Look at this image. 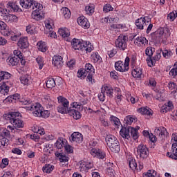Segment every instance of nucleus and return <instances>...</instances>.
Here are the masks:
<instances>
[{
	"instance_id": "nucleus-16",
	"label": "nucleus",
	"mask_w": 177,
	"mask_h": 177,
	"mask_svg": "<svg viewBox=\"0 0 177 177\" xmlns=\"http://www.w3.org/2000/svg\"><path fill=\"white\" fill-rule=\"evenodd\" d=\"M77 23L79 26H81V27L84 29L89 28V26H91L89 21H88V19L85 18V17L84 16H81L77 18Z\"/></svg>"
},
{
	"instance_id": "nucleus-27",
	"label": "nucleus",
	"mask_w": 177,
	"mask_h": 177,
	"mask_svg": "<svg viewBox=\"0 0 177 177\" xmlns=\"http://www.w3.org/2000/svg\"><path fill=\"white\" fill-rule=\"evenodd\" d=\"M172 109H174V104H172V102L169 101L161 107L160 111L162 113H167V111H171Z\"/></svg>"
},
{
	"instance_id": "nucleus-62",
	"label": "nucleus",
	"mask_w": 177,
	"mask_h": 177,
	"mask_svg": "<svg viewBox=\"0 0 177 177\" xmlns=\"http://www.w3.org/2000/svg\"><path fill=\"white\" fill-rule=\"evenodd\" d=\"M114 8L111 7V5L110 4H106V6H104L103 10L105 13H109V12H111L113 10Z\"/></svg>"
},
{
	"instance_id": "nucleus-32",
	"label": "nucleus",
	"mask_w": 177,
	"mask_h": 177,
	"mask_svg": "<svg viewBox=\"0 0 177 177\" xmlns=\"http://www.w3.org/2000/svg\"><path fill=\"white\" fill-rule=\"evenodd\" d=\"M93 50V46H92V44L91 43H87L86 41H84L83 44V48L82 52H86V53H91L92 50Z\"/></svg>"
},
{
	"instance_id": "nucleus-36",
	"label": "nucleus",
	"mask_w": 177,
	"mask_h": 177,
	"mask_svg": "<svg viewBox=\"0 0 177 177\" xmlns=\"http://www.w3.org/2000/svg\"><path fill=\"white\" fill-rule=\"evenodd\" d=\"M57 110L59 113H61V114H68L71 110V106L68 108V106L59 105Z\"/></svg>"
},
{
	"instance_id": "nucleus-13",
	"label": "nucleus",
	"mask_w": 177,
	"mask_h": 177,
	"mask_svg": "<svg viewBox=\"0 0 177 177\" xmlns=\"http://www.w3.org/2000/svg\"><path fill=\"white\" fill-rule=\"evenodd\" d=\"M84 41L80 40L78 39H73L72 41V46L75 50H82L84 48Z\"/></svg>"
},
{
	"instance_id": "nucleus-38",
	"label": "nucleus",
	"mask_w": 177,
	"mask_h": 177,
	"mask_svg": "<svg viewBox=\"0 0 177 177\" xmlns=\"http://www.w3.org/2000/svg\"><path fill=\"white\" fill-rule=\"evenodd\" d=\"M104 93H106L109 97H113V95L114 93V89L110 86H106L104 88Z\"/></svg>"
},
{
	"instance_id": "nucleus-25",
	"label": "nucleus",
	"mask_w": 177,
	"mask_h": 177,
	"mask_svg": "<svg viewBox=\"0 0 177 177\" xmlns=\"http://www.w3.org/2000/svg\"><path fill=\"white\" fill-rule=\"evenodd\" d=\"M66 145H67L66 139L59 138L55 142V146L57 149L60 150L61 149H63V147H66Z\"/></svg>"
},
{
	"instance_id": "nucleus-21",
	"label": "nucleus",
	"mask_w": 177,
	"mask_h": 177,
	"mask_svg": "<svg viewBox=\"0 0 177 177\" xmlns=\"http://www.w3.org/2000/svg\"><path fill=\"white\" fill-rule=\"evenodd\" d=\"M105 140L106 142V145L108 147H109V146H113V145L118 142V140H117V138H115V136L113 135H107L106 136Z\"/></svg>"
},
{
	"instance_id": "nucleus-15",
	"label": "nucleus",
	"mask_w": 177,
	"mask_h": 177,
	"mask_svg": "<svg viewBox=\"0 0 177 177\" xmlns=\"http://www.w3.org/2000/svg\"><path fill=\"white\" fill-rule=\"evenodd\" d=\"M133 39H134V44L135 45H140L141 46H146L147 44L149 43V41L146 37H137L136 35H134L133 37Z\"/></svg>"
},
{
	"instance_id": "nucleus-47",
	"label": "nucleus",
	"mask_w": 177,
	"mask_h": 177,
	"mask_svg": "<svg viewBox=\"0 0 177 177\" xmlns=\"http://www.w3.org/2000/svg\"><path fill=\"white\" fill-rule=\"evenodd\" d=\"M53 168H55V166L52 165H45V167L42 168V171L46 174H50L53 171Z\"/></svg>"
},
{
	"instance_id": "nucleus-3",
	"label": "nucleus",
	"mask_w": 177,
	"mask_h": 177,
	"mask_svg": "<svg viewBox=\"0 0 177 177\" xmlns=\"http://www.w3.org/2000/svg\"><path fill=\"white\" fill-rule=\"evenodd\" d=\"M120 135L124 139H129L131 136L134 140H136L138 139V129L132 127H123L120 131Z\"/></svg>"
},
{
	"instance_id": "nucleus-2",
	"label": "nucleus",
	"mask_w": 177,
	"mask_h": 177,
	"mask_svg": "<svg viewBox=\"0 0 177 177\" xmlns=\"http://www.w3.org/2000/svg\"><path fill=\"white\" fill-rule=\"evenodd\" d=\"M21 103L24 104L25 109L26 110L33 111L32 114L35 117H41L42 115V110H44V107L39 104V103H36L32 104V101L30 100H24L21 101Z\"/></svg>"
},
{
	"instance_id": "nucleus-51",
	"label": "nucleus",
	"mask_w": 177,
	"mask_h": 177,
	"mask_svg": "<svg viewBox=\"0 0 177 177\" xmlns=\"http://www.w3.org/2000/svg\"><path fill=\"white\" fill-rule=\"evenodd\" d=\"M20 99V95L19 94H15V95H10V96H8L6 100V102H15V100H17Z\"/></svg>"
},
{
	"instance_id": "nucleus-49",
	"label": "nucleus",
	"mask_w": 177,
	"mask_h": 177,
	"mask_svg": "<svg viewBox=\"0 0 177 177\" xmlns=\"http://www.w3.org/2000/svg\"><path fill=\"white\" fill-rule=\"evenodd\" d=\"M169 89L172 91L171 93H176L177 85L175 82H170L167 85Z\"/></svg>"
},
{
	"instance_id": "nucleus-1",
	"label": "nucleus",
	"mask_w": 177,
	"mask_h": 177,
	"mask_svg": "<svg viewBox=\"0 0 177 177\" xmlns=\"http://www.w3.org/2000/svg\"><path fill=\"white\" fill-rule=\"evenodd\" d=\"M20 116V113L19 112H10L3 115V120L9 121L10 124L14 127V128H23L24 127V123L19 117Z\"/></svg>"
},
{
	"instance_id": "nucleus-22",
	"label": "nucleus",
	"mask_w": 177,
	"mask_h": 177,
	"mask_svg": "<svg viewBox=\"0 0 177 177\" xmlns=\"http://www.w3.org/2000/svg\"><path fill=\"white\" fill-rule=\"evenodd\" d=\"M34 2V0H20V5L24 9H30L32 8Z\"/></svg>"
},
{
	"instance_id": "nucleus-45",
	"label": "nucleus",
	"mask_w": 177,
	"mask_h": 177,
	"mask_svg": "<svg viewBox=\"0 0 177 177\" xmlns=\"http://www.w3.org/2000/svg\"><path fill=\"white\" fill-rule=\"evenodd\" d=\"M55 86H56V82L55 81V79H48L46 82V87L52 89L53 88H55Z\"/></svg>"
},
{
	"instance_id": "nucleus-20",
	"label": "nucleus",
	"mask_w": 177,
	"mask_h": 177,
	"mask_svg": "<svg viewBox=\"0 0 177 177\" xmlns=\"http://www.w3.org/2000/svg\"><path fill=\"white\" fill-rule=\"evenodd\" d=\"M160 59H161V51H158L153 58H150V60L148 62V66L153 67L156 64V62L160 60Z\"/></svg>"
},
{
	"instance_id": "nucleus-5",
	"label": "nucleus",
	"mask_w": 177,
	"mask_h": 177,
	"mask_svg": "<svg viewBox=\"0 0 177 177\" xmlns=\"http://www.w3.org/2000/svg\"><path fill=\"white\" fill-rule=\"evenodd\" d=\"M115 44L119 50H125L128 48V36L124 35H119Z\"/></svg>"
},
{
	"instance_id": "nucleus-44",
	"label": "nucleus",
	"mask_w": 177,
	"mask_h": 177,
	"mask_svg": "<svg viewBox=\"0 0 177 177\" xmlns=\"http://www.w3.org/2000/svg\"><path fill=\"white\" fill-rule=\"evenodd\" d=\"M57 99H58V102L61 104L59 106H68L69 102L68 99L64 98L63 96H59Z\"/></svg>"
},
{
	"instance_id": "nucleus-12",
	"label": "nucleus",
	"mask_w": 177,
	"mask_h": 177,
	"mask_svg": "<svg viewBox=\"0 0 177 177\" xmlns=\"http://www.w3.org/2000/svg\"><path fill=\"white\" fill-rule=\"evenodd\" d=\"M17 45L20 49H27L30 45L28 38L27 37H21L17 41Z\"/></svg>"
},
{
	"instance_id": "nucleus-40",
	"label": "nucleus",
	"mask_w": 177,
	"mask_h": 177,
	"mask_svg": "<svg viewBox=\"0 0 177 177\" xmlns=\"http://www.w3.org/2000/svg\"><path fill=\"white\" fill-rule=\"evenodd\" d=\"M9 145V140L6 138L0 139V149H6Z\"/></svg>"
},
{
	"instance_id": "nucleus-7",
	"label": "nucleus",
	"mask_w": 177,
	"mask_h": 177,
	"mask_svg": "<svg viewBox=\"0 0 177 177\" xmlns=\"http://www.w3.org/2000/svg\"><path fill=\"white\" fill-rule=\"evenodd\" d=\"M137 154L142 160H145L149 157V148L145 145H140L137 148Z\"/></svg>"
},
{
	"instance_id": "nucleus-18",
	"label": "nucleus",
	"mask_w": 177,
	"mask_h": 177,
	"mask_svg": "<svg viewBox=\"0 0 177 177\" xmlns=\"http://www.w3.org/2000/svg\"><path fill=\"white\" fill-rule=\"evenodd\" d=\"M58 34H59L62 38H64L67 42H70V40L68 38V37H70V30H68L67 28H59Z\"/></svg>"
},
{
	"instance_id": "nucleus-39",
	"label": "nucleus",
	"mask_w": 177,
	"mask_h": 177,
	"mask_svg": "<svg viewBox=\"0 0 177 177\" xmlns=\"http://www.w3.org/2000/svg\"><path fill=\"white\" fill-rule=\"evenodd\" d=\"M61 12L62 16L65 17V19H70L71 16V12L67 7H64L61 9Z\"/></svg>"
},
{
	"instance_id": "nucleus-26",
	"label": "nucleus",
	"mask_w": 177,
	"mask_h": 177,
	"mask_svg": "<svg viewBox=\"0 0 177 177\" xmlns=\"http://www.w3.org/2000/svg\"><path fill=\"white\" fill-rule=\"evenodd\" d=\"M7 9H9L10 12H20V8L15 2L9 1L7 3Z\"/></svg>"
},
{
	"instance_id": "nucleus-58",
	"label": "nucleus",
	"mask_w": 177,
	"mask_h": 177,
	"mask_svg": "<svg viewBox=\"0 0 177 177\" xmlns=\"http://www.w3.org/2000/svg\"><path fill=\"white\" fill-rule=\"evenodd\" d=\"M36 62L39 65V70H42L44 67V59L42 58V57H37L36 58Z\"/></svg>"
},
{
	"instance_id": "nucleus-17",
	"label": "nucleus",
	"mask_w": 177,
	"mask_h": 177,
	"mask_svg": "<svg viewBox=\"0 0 177 177\" xmlns=\"http://www.w3.org/2000/svg\"><path fill=\"white\" fill-rule=\"evenodd\" d=\"M167 157H169L172 160H177V143L172 144L171 152H167Z\"/></svg>"
},
{
	"instance_id": "nucleus-29",
	"label": "nucleus",
	"mask_w": 177,
	"mask_h": 177,
	"mask_svg": "<svg viewBox=\"0 0 177 177\" xmlns=\"http://www.w3.org/2000/svg\"><path fill=\"white\" fill-rule=\"evenodd\" d=\"M10 82L9 81H6L3 82L2 85L0 86V93L5 95V93H8L9 92V84Z\"/></svg>"
},
{
	"instance_id": "nucleus-10",
	"label": "nucleus",
	"mask_w": 177,
	"mask_h": 177,
	"mask_svg": "<svg viewBox=\"0 0 177 177\" xmlns=\"http://www.w3.org/2000/svg\"><path fill=\"white\" fill-rule=\"evenodd\" d=\"M164 35V30H158L151 34V41L152 42H160L161 41V38Z\"/></svg>"
},
{
	"instance_id": "nucleus-64",
	"label": "nucleus",
	"mask_w": 177,
	"mask_h": 177,
	"mask_svg": "<svg viewBox=\"0 0 177 177\" xmlns=\"http://www.w3.org/2000/svg\"><path fill=\"white\" fill-rule=\"evenodd\" d=\"M3 80H9L12 77V75L9 72L1 71Z\"/></svg>"
},
{
	"instance_id": "nucleus-31",
	"label": "nucleus",
	"mask_w": 177,
	"mask_h": 177,
	"mask_svg": "<svg viewBox=\"0 0 177 177\" xmlns=\"http://www.w3.org/2000/svg\"><path fill=\"white\" fill-rule=\"evenodd\" d=\"M0 32L2 34V35H4V37H10V35H13V32L9 30V28L6 23H4V27L1 28Z\"/></svg>"
},
{
	"instance_id": "nucleus-59",
	"label": "nucleus",
	"mask_w": 177,
	"mask_h": 177,
	"mask_svg": "<svg viewBox=\"0 0 177 177\" xmlns=\"http://www.w3.org/2000/svg\"><path fill=\"white\" fill-rule=\"evenodd\" d=\"M167 17L171 20V21H174L175 19L177 17V12L176 11H173L172 12H170L168 15Z\"/></svg>"
},
{
	"instance_id": "nucleus-61",
	"label": "nucleus",
	"mask_w": 177,
	"mask_h": 177,
	"mask_svg": "<svg viewBox=\"0 0 177 177\" xmlns=\"http://www.w3.org/2000/svg\"><path fill=\"white\" fill-rule=\"evenodd\" d=\"M84 165L87 169V171H89V169L93 168V163L91 160H84Z\"/></svg>"
},
{
	"instance_id": "nucleus-30",
	"label": "nucleus",
	"mask_w": 177,
	"mask_h": 177,
	"mask_svg": "<svg viewBox=\"0 0 177 177\" xmlns=\"http://www.w3.org/2000/svg\"><path fill=\"white\" fill-rule=\"evenodd\" d=\"M19 62L20 59H19L17 57H8L7 59V63L8 64V66H11V67H14V66H17Z\"/></svg>"
},
{
	"instance_id": "nucleus-14",
	"label": "nucleus",
	"mask_w": 177,
	"mask_h": 177,
	"mask_svg": "<svg viewBox=\"0 0 177 177\" xmlns=\"http://www.w3.org/2000/svg\"><path fill=\"white\" fill-rule=\"evenodd\" d=\"M82 140H84V137L80 132H73L71 136V141L74 143H81Z\"/></svg>"
},
{
	"instance_id": "nucleus-23",
	"label": "nucleus",
	"mask_w": 177,
	"mask_h": 177,
	"mask_svg": "<svg viewBox=\"0 0 177 177\" xmlns=\"http://www.w3.org/2000/svg\"><path fill=\"white\" fill-rule=\"evenodd\" d=\"M127 162L129 165L131 169H136L138 168V163H136V160L132 156H129L127 158Z\"/></svg>"
},
{
	"instance_id": "nucleus-9",
	"label": "nucleus",
	"mask_w": 177,
	"mask_h": 177,
	"mask_svg": "<svg viewBox=\"0 0 177 177\" xmlns=\"http://www.w3.org/2000/svg\"><path fill=\"white\" fill-rule=\"evenodd\" d=\"M150 23L149 17H140L136 21V26L139 30H143L145 26H147Z\"/></svg>"
},
{
	"instance_id": "nucleus-11",
	"label": "nucleus",
	"mask_w": 177,
	"mask_h": 177,
	"mask_svg": "<svg viewBox=\"0 0 177 177\" xmlns=\"http://www.w3.org/2000/svg\"><path fill=\"white\" fill-rule=\"evenodd\" d=\"M52 63L57 68H62L64 62H63V57L60 55H54L53 57Z\"/></svg>"
},
{
	"instance_id": "nucleus-37",
	"label": "nucleus",
	"mask_w": 177,
	"mask_h": 177,
	"mask_svg": "<svg viewBox=\"0 0 177 177\" xmlns=\"http://www.w3.org/2000/svg\"><path fill=\"white\" fill-rule=\"evenodd\" d=\"M142 68H136L133 71H132V75L134 78H138L140 79L142 78Z\"/></svg>"
},
{
	"instance_id": "nucleus-19",
	"label": "nucleus",
	"mask_w": 177,
	"mask_h": 177,
	"mask_svg": "<svg viewBox=\"0 0 177 177\" xmlns=\"http://www.w3.org/2000/svg\"><path fill=\"white\" fill-rule=\"evenodd\" d=\"M85 104H88V99H82L80 102H73L71 106L72 109L81 110V109H84L83 106H85Z\"/></svg>"
},
{
	"instance_id": "nucleus-46",
	"label": "nucleus",
	"mask_w": 177,
	"mask_h": 177,
	"mask_svg": "<svg viewBox=\"0 0 177 177\" xmlns=\"http://www.w3.org/2000/svg\"><path fill=\"white\" fill-rule=\"evenodd\" d=\"M79 169L80 172H82V174H86V172H88V169H86V166L85 165V160H81L80 162Z\"/></svg>"
},
{
	"instance_id": "nucleus-42",
	"label": "nucleus",
	"mask_w": 177,
	"mask_h": 177,
	"mask_svg": "<svg viewBox=\"0 0 177 177\" xmlns=\"http://www.w3.org/2000/svg\"><path fill=\"white\" fill-rule=\"evenodd\" d=\"M37 48L39 49V50H40L41 52H46V43H45V41H39L37 43Z\"/></svg>"
},
{
	"instance_id": "nucleus-43",
	"label": "nucleus",
	"mask_w": 177,
	"mask_h": 177,
	"mask_svg": "<svg viewBox=\"0 0 177 177\" xmlns=\"http://www.w3.org/2000/svg\"><path fill=\"white\" fill-rule=\"evenodd\" d=\"M110 121L113 125L116 126V128H118L120 125H121V122H120V119H118L117 117L113 115L111 116Z\"/></svg>"
},
{
	"instance_id": "nucleus-52",
	"label": "nucleus",
	"mask_w": 177,
	"mask_h": 177,
	"mask_svg": "<svg viewBox=\"0 0 177 177\" xmlns=\"http://www.w3.org/2000/svg\"><path fill=\"white\" fill-rule=\"evenodd\" d=\"M91 59L93 60L95 63H97V62L100 63L102 60V57H100V55H99V53H95L92 54Z\"/></svg>"
},
{
	"instance_id": "nucleus-60",
	"label": "nucleus",
	"mask_w": 177,
	"mask_h": 177,
	"mask_svg": "<svg viewBox=\"0 0 177 177\" xmlns=\"http://www.w3.org/2000/svg\"><path fill=\"white\" fill-rule=\"evenodd\" d=\"M14 57H17L19 59H23V53H21V51L19 50H15L14 52Z\"/></svg>"
},
{
	"instance_id": "nucleus-33",
	"label": "nucleus",
	"mask_w": 177,
	"mask_h": 177,
	"mask_svg": "<svg viewBox=\"0 0 177 177\" xmlns=\"http://www.w3.org/2000/svg\"><path fill=\"white\" fill-rule=\"evenodd\" d=\"M68 114L69 115L72 116L75 120H80L81 118V113L75 109H73L71 108Z\"/></svg>"
},
{
	"instance_id": "nucleus-54",
	"label": "nucleus",
	"mask_w": 177,
	"mask_h": 177,
	"mask_svg": "<svg viewBox=\"0 0 177 177\" xmlns=\"http://www.w3.org/2000/svg\"><path fill=\"white\" fill-rule=\"evenodd\" d=\"M157 172L154 170H148L147 173L143 174V177H156Z\"/></svg>"
},
{
	"instance_id": "nucleus-6",
	"label": "nucleus",
	"mask_w": 177,
	"mask_h": 177,
	"mask_svg": "<svg viewBox=\"0 0 177 177\" xmlns=\"http://www.w3.org/2000/svg\"><path fill=\"white\" fill-rule=\"evenodd\" d=\"M115 68L116 71H120V73H125L129 70V57H127L124 60V63L122 61H118L115 63Z\"/></svg>"
},
{
	"instance_id": "nucleus-8",
	"label": "nucleus",
	"mask_w": 177,
	"mask_h": 177,
	"mask_svg": "<svg viewBox=\"0 0 177 177\" xmlns=\"http://www.w3.org/2000/svg\"><path fill=\"white\" fill-rule=\"evenodd\" d=\"M156 136H158L160 140L163 142L168 137V131L164 127H156L154 130Z\"/></svg>"
},
{
	"instance_id": "nucleus-56",
	"label": "nucleus",
	"mask_w": 177,
	"mask_h": 177,
	"mask_svg": "<svg viewBox=\"0 0 177 177\" xmlns=\"http://www.w3.org/2000/svg\"><path fill=\"white\" fill-rule=\"evenodd\" d=\"M153 52H154L153 47H147L145 50V54L149 57V60L151 59V56H153Z\"/></svg>"
},
{
	"instance_id": "nucleus-28",
	"label": "nucleus",
	"mask_w": 177,
	"mask_h": 177,
	"mask_svg": "<svg viewBox=\"0 0 177 177\" xmlns=\"http://www.w3.org/2000/svg\"><path fill=\"white\" fill-rule=\"evenodd\" d=\"M138 111L144 115H153V111L147 106L141 107L138 109Z\"/></svg>"
},
{
	"instance_id": "nucleus-63",
	"label": "nucleus",
	"mask_w": 177,
	"mask_h": 177,
	"mask_svg": "<svg viewBox=\"0 0 177 177\" xmlns=\"http://www.w3.org/2000/svg\"><path fill=\"white\" fill-rule=\"evenodd\" d=\"M177 75V66L173 68L170 71H169V76L173 77V78H175Z\"/></svg>"
},
{
	"instance_id": "nucleus-55",
	"label": "nucleus",
	"mask_w": 177,
	"mask_h": 177,
	"mask_svg": "<svg viewBox=\"0 0 177 177\" xmlns=\"http://www.w3.org/2000/svg\"><path fill=\"white\" fill-rule=\"evenodd\" d=\"M125 27V25L123 24H113L111 26V30L112 31H118L120 28H124Z\"/></svg>"
},
{
	"instance_id": "nucleus-57",
	"label": "nucleus",
	"mask_w": 177,
	"mask_h": 177,
	"mask_svg": "<svg viewBox=\"0 0 177 177\" xmlns=\"http://www.w3.org/2000/svg\"><path fill=\"white\" fill-rule=\"evenodd\" d=\"M88 75V73L85 71V69H80L77 72V77L79 78L83 77L85 78Z\"/></svg>"
},
{
	"instance_id": "nucleus-35",
	"label": "nucleus",
	"mask_w": 177,
	"mask_h": 177,
	"mask_svg": "<svg viewBox=\"0 0 177 177\" xmlns=\"http://www.w3.org/2000/svg\"><path fill=\"white\" fill-rule=\"evenodd\" d=\"M55 156L59 158L60 162H68V158L63 153L57 151L55 152Z\"/></svg>"
},
{
	"instance_id": "nucleus-34",
	"label": "nucleus",
	"mask_w": 177,
	"mask_h": 177,
	"mask_svg": "<svg viewBox=\"0 0 177 177\" xmlns=\"http://www.w3.org/2000/svg\"><path fill=\"white\" fill-rule=\"evenodd\" d=\"M109 149L113 153H120V150L121 149V147L120 146V142H116L114 144H112V145H110Z\"/></svg>"
},
{
	"instance_id": "nucleus-24",
	"label": "nucleus",
	"mask_w": 177,
	"mask_h": 177,
	"mask_svg": "<svg viewBox=\"0 0 177 177\" xmlns=\"http://www.w3.org/2000/svg\"><path fill=\"white\" fill-rule=\"evenodd\" d=\"M21 83L24 85H31L32 84V79L29 75H25L20 77Z\"/></svg>"
},
{
	"instance_id": "nucleus-41",
	"label": "nucleus",
	"mask_w": 177,
	"mask_h": 177,
	"mask_svg": "<svg viewBox=\"0 0 177 177\" xmlns=\"http://www.w3.org/2000/svg\"><path fill=\"white\" fill-rule=\"evenodd\" d=\"M86 73L87 74H94L95 73V68H93V66L91 64H86L85 68Z\"/></svg>"
},
{
	"instance_id": "nucleus-53",
	"label": "nucleus",
	"mask_w": 177,
	"mask_h": 177,
	"mask_svg": "<svg viewBox=\"0 0 177 177\" xmlns=\"http://www.w3.org/2000/svg\"><path fill=\"white\" fill-rule=\"evenodd\" d=\"M124 121H126V123L127 124V125H131L132 122H136L137 119L133 116H127L124 119Z\"/></svg>"
},
{
	"instance_id": "nucleus-50",
	"label": "nucleus",
	"mask_w": 177,
	"mask_h": 177,
	"mask_svg": "<svg viewBox=\"0 0 177 177\" xmlns=\"http://www.w3.org/2000/svg\"><path fill=\"white\" fill-rule=\"evenodd\" d=\"M142 133L146 137L149 136L150 140L152 141L153 142H157V137L156 136H153V134L150 135V133H149V131H144Z\"/></svg>"
},
{
	"instance_id": "nucleus-4",
	"label": "nucleus",
	"mask_w": 177,
	"mask_h": 177,
	"mask_svg": "<svg viewBox=\"0 0 177 177\" xmlns=\"http://www.w3.org/2000/svg\"><path fill=\"white\" fill-rule=\"evenodd\" d=\"M32 16L35 20H39L42 19L44 13H42V10L44 9V6L42 4L34 1L33 6H32Z\"/></svg>"
},
{
	"instance_id": "nucleus-48",
	"label": "nucleus",
	"mask_w": 177,
	"mask_h": 177,
	"mask_svg": "<svg viewBox=\"0 0 177 177\" xmlns=\"http://www.w3.org/2000/svg\"><path fill=\"white\" fill-rule=\"evenodd\" d=\"M85 12L88 16H92L95 13V7L93 6H86L85 7Z\"/></svg>"
}]
</instances>
